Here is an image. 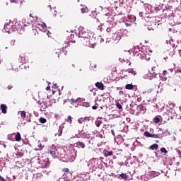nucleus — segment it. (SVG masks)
<instances>
[{
	"label": "nucleus",
	"instance_id": "nucleus-1",
	"mask_svg": "<svg viewBox=\"0 0 181 181\" xmlns=\"http://www.w3.org/2000/svg\"><path fill=\"white\" fill-rule=\"evenodd\" d=\"M93 33L88 32V30L83 29L79 32V37H81V39H91Z\"/></svg>",
	"mask_w": 181,
	"mask_h": 181
},
{
	"label": "nucleus",
	"instance_id": "nucleus-2",
	"mask_svg": "<svg viewBox=\"0 0 181 181\" xmlns=\"http://www.w3.org/2000/svg\"><path fill=\"white\" fill-rule=\"evenodd\" d=\"M48 153H50L52 158L56 159V158H57V146H56L54 144H52L51 146H49L48 148Z\"/></svg>",
	"mask_w": 181,
	"mask_h": 181
},
{
	"label": "nucleus",
	"instance_id": "nucleus-3",
	"mask_svg": "<svg viewBox=\"0 0 181 181\" xmlns=\"http://www.w3.org/2000/svg\"><path fill=\"white\" fill-rule=\"evenodd\" d=\"M13 23L9 22L4 25V30L7 33H12L13 32Z\"/></svg>",
	"mask_w": 181,
	"mask_h": 181
},
{
	"label": "nucleus",
	"instance_id": "nucleus-4",
	"mask_svg": "<svg viewBox=\"0 0 181 181\" xmlns=\"http://www.w3.org/2000/svg\"><path fill=\"white\" fill-rule=\"evenodd\" d=\"M13 32H17L19 33V35H22L25 30H23V28H22V25L19 24L18 23H15L13 25Z\"/></svg>",
	"mask_w": 181,
	"mask_h": 181
},
{
	"label": "nucleus",
	"instance_id": "nucleus-5",
	"mask_svg": "<svg viewBox=\"0 0 181 181\" xmlns=\"http://www.w3.org/2000/svg\"><path fill=\"white\" fill-rule=\"evenodd\" d=\"M31 162L35 165H43L45 160H43V157H34L31 159Z\"/></svg>",
	"mask_w": 181,
	"mask_h": 181
},
{
	"label": "nucleus",
	"instance_id": "nucleus-6",
	"mask_svg": "<svg viewBox=\"0 0 181 181\" xmlns=\"http://www.w3.org/2000/svg\"><path fill=\"white\" fill-rule=\"evenodd\" d=\"M90 40H91L90 38H80L81 45L88 47H91V45H90L91 42Z\"/></svg>",
	"mask_w": 181,
	"mask_h": 181
},
{
	"label": "nucleus",
	"instance_id": "nucleus-7",
	"mask_svg": "<svg viewBox=\"0 0 181 181\" xmlns=\"http://www.w3.org/2000/svg\"><path fill=\"white\" fill-rule=\"evenodd\" d=\"M63 54V51L60 49H55L52 53L54 59H60V55Z\"/></svg>",
	"mask_w": 181,
	"mask_h": 181
},
{
	"label": "nucleus",
	"instance_id": "nucleus-8",
	"mask_svg": "<svg viewBox=\"0 0 181 181\" xmlns=\"http://www.w3.org/2000/svg\"><path fill=\"white\" fill-rule=\"evenodd\" d=\"M35 26H37L38 30H41L42 32H43V30H45V29H46V28H47L46 23H43V22H40V23H37V25H36Z\"/></svg>",
	"mask_w": 181,
	"mask_h": 181
},
{
	"label": "nucleus",
	"instance_id": "nucleus-9",
	"mask_svg": "<svg viewBox=\"0 0 181 181\" xmlns=\"http://www.w3.org/2000/svg\"><path fill=\"white\" fill-rule=\"evenodd\" d=\"M39 28H37V26L35 25L33 27V30H32V35H33V36H36L37 35H39Z\"/></svg>",
	"mask_w": 181,
	"mask_h": 181
},
{
	"label": "nucleus",
	"instance_id": "nucleus-10",
	"mask_svg": "<svg viewBox=\"0 0 181 181\" xmlns=\"http://www.w3.org/2000/svg\"><path fill=\"white\" fill-rule=\"evenodd\" d=\"M76 148L78 149H84V148H86V144H84L83 142L78 141L76 142Z\"/></svg>",
	"mask_w": 181,
	"mask_h": 181
},
{
	"label": "nucleus",
	"instance_id": "nucleus-11",
	"mask_svg": "<svg viewBox=\"0 0 181 181\" xmlns=\"http://www.w3.org/2000/svg\"><path fill=\"white\" fill-rule=\"evenodd\" d=\"M95 86L99 89V90H104V84L103 83L97 82L95 83Z\"/></svg>",
	"mask_w": 181,
	"mask_h": 181
},
{
	"label": "nucleus",
	"instance_id": "nucleus-12",
	"mask_svg": "<svg viewBox=\"0 0 181 181\" xmlns=\"http://www.w3.org/2000/svg\"><path fill=\"white\" fill-rule=\"evenodd\" d=\"M137 56L139 57V59H141V60H144L146 58V54L142 52L141 53H139Z\"/></svg>",
	"mask_w": 181,
	"mask_h": 181
},
{
	"label": "nucleus",
	"instance_id": "nucleus-13",
	"mask_svg": "<svg viewBox=\"0 0 181 181\" xmlns=\"http://www.w3.org/2000/svg\"><path fill=\"white\" fill-rule=\"evenodd\" d=\"M158 148H159V145L156 144H154L149 147V148L151 149V151H158Z\"/></svg>",
	"mask_w": 181,
	"mask_h": 181
},
{
	"label": "nucleus",
	"instance_id": "nucleus-14",
	"mask_svg": "<svg viewBox=\"0 0 181 181\" xmlns=\"http://www.w3.org/2000/svg\"><path fill=\"white\" fill-rule=\"evenodd\" d=\"M103 153L105 158H108V156H112V151H105Z\"/></svg>",
	"mask_w": 181,
	"mask_h": 181
},
{
	"label": "nucleus",
	"instance_id": "nucleus-15",
	"mask_svg": "<svg viewBox=\"0 0 181 181\" xmlns=\"http://www.w3.org/2000/svg\"><path fill=\"white\" fill-rule=\"evenodd\" d=\"M19 62L21 63V64H26V57L21 56L19 58Z\"/></svg>",
	"mask_w": 181,
	"mask_h": 181
},
{
	"label": "nucleus",
	"instance_id": "nucleus-16",
	"mask_svg": "<svg viewBox=\"0 0 181 181\" xmlns=\"http://www.w3.org/2000/svg\"><path fill=\"white\" fill-rule=\"evenodd\" d=\"M6 108H7L6 105L4 104L1 105V110L3 114H6Z\"/></svg>",
	"mask_w": 181,
	"mask_h": 181
},
{
	"label": "nucleus",
	"instance_id": "nucleus-17",
	"mask_svg": "<svg viewBox=\"0 0 181 181\" xmlns=\"http://www.w3.org/2000/svg\"><path fill=\"white\" fill-rule=\"evenodd\" d=\"M63 128H64V127L59 126V130H58V136H62V135L63 134Z\"/></svg>",
	"mask_w": 181,
	"mask_h": 181
},
{
	"label": "nucleus",
	"instance_id": "nucleus-18",
	"mask_svg": "<svg viewBox=\"0 0 181 181\" xmlns=\"http://www.w3.org/2000/svg\"><path fill=\"white\" fill-rule=\"evenodd\" d=\"M15 139L16 141H17V142H20V141L22 139V137L21 136V133L17 132V134L15 136Z\"/></svg>",
	"mask_w": 181,
	"mask_h": 181
},
{
	"label": "nucleus",
	"instance_id": "nucleus-19",
	"mask_svg": "<svg viewBox=\"0 0 181 181\" xmlns=\"http://www.w3.org/2000/svg\"><path fill=\"white\" fill-rule=\"evenodd\" d=\"M18 114L21 115V118H26V112L24 110L18 111Z\"/></svg>",
	"mask_w": 181,
	"mask_h": 181
},
{
	"label": "nucleus",
	"instance_id": "nucleus-20",
	"mask_svg": "<svg viewBox=\"0 0 181 181\" xmlns=\"http://www.w3.org/2000/svg\"><path fill=\"white\" fill-rule=\"evenodd\" d=\"M81 12L82 13H87V12H88V8L86 6H83Z\"/></svg>",
	"mask_w": 181,
	"mask_h": 181
},
{
	"label": "nucleus",
	"instance_id": "nucleus-21",
	"mask_svg": "<svg viewBox=\"0 0 181 181\" xmlns=\"http://www.w3.org/2000/svg\"><path fill=\"white\" fill-rule=\"evenodd\" d=\"M30 18H33V22H36V21H37V16H36V15H35L34 13H30Z\"/></svg>",
	"mask_w": 181,
	"mask_h": 181
},
{
	"label": "nucleus",
	"instance_id": "nucleus-22",
	"mask_svg": "<svg viewBox=\"0 0 181 181\" xmlns=\"http://www.w3.org/2000/svg\"><path fill=\"white\" fill-rule=\"evenodd\" d=\"M125 88L127 90H134V85H132V84H127L125 86Z\"/></svg>",
	"mask_w": 181,
	"mask_h": 181
},
{
	"label": "nucleus",
	"instance_id": "nucleus-23",
	"mask_svg": "<svg viewBox=\"0 0 181 181\" xmlns=\"http://www.w3.org/2000/svg\"><path fill=\"white\" fill-rule=\"evenodd\" d=\"M23 0H10L11 2H13V4H19L20 5L22 4Z\"/></svg>",
	"mask_w": 181,
	"mask_h": 181
},
{
	"label": "nucleus",
	"instance_id": "nucleus-24",
	"mask_svg": "<svg viewBox=\"0 0 181 181\" xmlns=\"http://www.w3.org/2000/svg\"><path fill=\"white\" fill-rule=\"evenodd\" d=\"M153 135V134L149 133L148 132H144V136H146L147 138H152Z\"/></svg>",
	"mask_w": 181,
	"mask_h": 181
},
{
	"label": "nucleus",
	"instance_id": "nucleus-25",
	"mask_svg": "<svg viewBox=\"0 0 181 181\" xmlns=\"http://www.w3.org/2000/svg\"><path fill=\"white\" fill-rule=\"evenodd\" d=\"M127 71H128V73H131L132 74H133V76H135V74H136V71H134L133 69H129L127 70Z\"/></svg>",
	"mask_w": 181,
	"mask_h": 181
},
{
	"label": "nucleus",
	"instance_id": "nucleus-26",
	"mask_svg": "<svg viewBox=\"0 0 181 181\" xmlns=\"http://www.w3.org/2000/svg\"><path fill=\"white\" fill-rule=\"evenodd\" d=\"M39 121L41 124H46V122H47V119H46V118H43V117H40Z\"/></svg>",
	"mask_w": 181,
	"mask_h": 181
},
{
	"label": "nucleus",
	"instance_id": "nucleus-27",
	"mask_svg": "<svg viewBox=\"0 0 181 181\" xmlns=\"http://www.w3.org/2000/svg\"><path fill=\"white\" fill-rule=\"evenodd\" d=\"M119 177H122V179H128L127 173H122L119 175Z\"/></svg>",
	"mask_w": 181,
	"mask_h": 181
},
{
	"label": "nucleus",
	"instance_id": "nucleus-28",
	"mask_svg": "<svg viewBox=\"0 0 181 181\" xmlns=\"http://www.w3.org/2000/svg\"><path fill=\"white\" fill-rule=\"evenodd\" d=\"M101 124H103V122L101 120H97L95 122V125L98 128H99V127L101 125Z\"/></svg>",
	"mask_w": 181,
	"mask_h": 181
},
{
	"label": "nucleus",
	"instance_id": "nucleus-29",
	"mask_svg": "<svg viewBox=\"0 0 181 181\" xmlns=\"http://www.w3.org/2000/svg\"><path fill=\"white\" fill-rule=\"evenodd\" d=\"M160 122V119H159V117H155L153 119V122L155 124H159Z\"/></svg>",
	"mask_w": 181,
	"mask_h": 181
},
{
	"label": "nucleus",
	"instance_id": "nucleus-30",
	"mask_svg": "<svg viewBox=\"0 0 181 181\" xmlns=\"http://www.w3.org/2000/svg\"><path fill=\"white\" fill-rule=\"evenodd\" d=\"M115 105L116 107H117L119 110H122V105H121V104H119V102H116Z\"/></svg>",
	"mask_w": 181,
	"mask_h": 181
},
{
	"label": "nucleus",
	"instance_id": "nucleus-31",
	"mask_svg": "<svg viewBox=\"0 0 181 181\" xmlns=\"http://www.w3.org/2000/svg\"><path fill=\"white\" fill-rule=\"evenodd\" d=\"M71 105H76V104H77V100H75V99H71Z\"/></svg>",
	"mask_w": 181,
	"mask_h": 181
},
{
	"label": "nucleus",
	"instance_id": "nucleus-32",
	"mask_svg": "<svg viewBox=\"0 0 181 181\" xmlns=\"http://www.w3.org/2000/svg\"><path fill=\"white\" fill-rule=\"evenodd\" d=\"M62 172H64V175H66V173H69L70 172V169L69 168H63Z\"/></svg>",
	"mask_w": 181,
	"mask_h": 181
},
{
	"label": "nucleus",
	"instance_id": "nucleus-33",
	"mask_svg": "<svg viewBox=\"0 0 181 181\" xmlns=\"http://www.w3.org/2000/svg\"><path fill=\"white\" fill-rule=\"evenodd\" d=\"M160 152L162 153H168V150H166L165 148L163 147V148H160Z\"/></svg>",
	"mask_w": 181,
	"mask_h": 181
},
{
	"label": "nucleus",
	"instance_id": "nucleus-34",
	"mask_svg": "<svg viewBox=\"0 0 181 181\" xmlns=\"http://www.w3.org/2000/svg\"><path fill=\"white\" fill-rule=\"evenodd\" d=\"M90 118H91V117H83V122H88V121H90Z\"/></svg>",
	"mask_w": 181,
	"mask_h": 181
},
{
	"label": "nucleus",
	"instance_id": "nucleus-35",
	"mask_svg": "<svg viewBox=\"0 0 181 181\" xmlns=\"http://www.w3.org/2000/svg\"><path fill=\"white\" fill-rule=\"evenodd\" d=\"M78 124H82L84 122V117H81L79 119H78Z\"/></svg>",
	"mask_w": 181,
	"mask_h": 181
},
{
	"label": "nucleus",
	"instance_id": "nucleus-36",
	"mask_svg": "<svg viewBox=\"0 0 181 181\" xmlns=\"http://www.w3.org/2000/svg\"><path fill=\"white\" fill-rule=\"evenodd\" d=\"M66 121L67 122H69L71 124V122H73L71 116H68Z\"/></svg>",
	"mask_w": 181,
	"mask_h": 181
},
{
	"label": "nucleus",
	"instance_id": "nucleus-37",
	"mask_svg": "<svg viewBox=\"0 0 181 181\" xmlns=\"http://www.w3.org/2000/svg\"><path fill=\"white\" fill-rule=\"evenodd\" d=\"M159 134H153V137L152 138H155V139H159Z\"/></svg>",
	"mask_w": 181,
	"mask_h": 181
},
{
	"label": "nucleus",
	"instance_id": "nucleus-38",
	"mask_svg": "<svg viewBox=\"0 0 181 181\" xmlns=\"http://www.w3.org/2000/svg\"><path fill=\"white\" fill-rule=\"evenodd\" d=\"M132 23H125V25L127 26V28H128V27H129V26H132Z\"/></svg>",
	"mask_w": 181,
	"mask_h": 181
},
{
	"label": "nucleus",
	"instance_id": "nucleus-39",
	"mask_svg": "<svg viewBox=\"0 0 181 181\" xmlns=\"http://www.w3.org/2000/svg\"><path fill=\"white\" fill-rule=\"evenodd\" d=\"M7 88H8V90H12V88H13V86H11V85H8L7 86Z\"/></svg>",
	"mask_w": 181,
	"mask_h": 181
},
{
	"label": "nucleus",
	"instance_id": "nucleus-40",
	"mask_svg": "<svg viewBox=\"0 0 181 181\" xmlns=\"http://www.w3.org/2000/svg\"><path fill=\"white\" fill-rule=\"evenodd\" d=\"M132 18L133 19L134 22H135V21H136V17L135 16H132Z\"/></svg>",
	"mask_w": 181,
	"mask_h": 181
},
{
	"label": "nucleus",
	"instance_id": "nucleus-41",
	"mask_svg": "<svg viewBox=\"0 0 181 181\" xmlns=\"http://www.w3.org/2000/svg\"><path fill=\"white\" fill-rule=\"evenodd\" d=\"M161 80H163V81H166V80H168V78L167 77H163L161 78Z\"/></svg>",
	"mask_w": 181,
	"mask_h": 181
},
{
	"label": "nucleus",
	"instance_id": "nucleus-42",
	"mask_svg": "<svg viewBox=\"0 0 181 181\" xmlns=\"http://www.w3.org/2000/svg\"><path fill=\"white\" fill-rule=\"evenodd\" d=\"M151 74H156L155 73V71H153V68L151 69Z\"/></svg>",
	"mask_w": 181,
	"mask_h": 181
},
{
	"label": "nucleus",
	"instance_id": "nucleus-43",
	"mask_svg": "<svg viewBox=\"0 0 181 181\" xmlns=\"http://www.w3.org/2000/svg\"><path fill=\"white\" fill-rule=\"evenodd\" d=\"M92 108H93V110H97V108H98V107H97V106H93Z\"/></svg>",
	"mask_w": 181,
	"mask_h": 181
},
{
	"label": "nucleus",
	"instance_id": "nucleus-44",
	"mask_svg": "<svg viewBox=\"0 0 181 181\" xmlns=\"http://www.w3.org/2000/svg\"><path fill=\"white\" fill-rule=\"evenodd\" d=\"M57 87H58V86H57V84H56V83L53 86V88H57Z\"/></svg>",
	"mask_w": 181,
	"mask_h": 181
},
{
	"label": "nucleus",
	"instance_id": "nucleus-45",
	"mask_svg": "<svg viewBox=\"0 0 181 181\" xmlns=\"http://www.w3.org/2000/svg\"><path fill=\"white\" fill-rule=\"evenodd\" d=\"M111 132H112V134L114 136H115V133L114 132V130H112Z\"/></svg>",
	"mask_w": 181,
	"mask_h": 181
},
{
	"label": "nucleus",
	"instance_id": "nucleus-46",
	"mask_svg": "<svg viewBox=\"0 0 181 181\" xmlns=\"http://www.w3.org/2000/svg\"><path fill=\"white\" fill-rule=\"evenodd\" d=\"M163 74L165 75V74H166V73H168V71L164 70V71H163Z\"/></svg>",
	"mask_w": 181,
	"mask_h": 181
},
{
	"label": "nucleus",
	"instance_id": "nucleus-47",
	"mask_svg": "<svg viewBox=\"0 0 181 181\" xmlns=\"http://www.w3.org/2000/svg\"><path fill=\"white\" fill-rule=\"evenodd\" d=\"M49 88H50V86H47V87L46 88V90H49Z\"/></svg>",
	"mask_w": 181,
	"mask_h": 181
},
{
	"label": "nucleus",
	"instance_id": "nucleus-48",
	"mask_svg": "<svg viewBox=\"0 0 181 181\" xmlns=\"http://www.w3.org/2000/svg\"><path fill=\"white\" fill-rule=\"evenodd\" d=\"M45 108H43V106L41 107V111H44Z\"/></svg>",
	"mask_w": 181,
	"mask_h": 181
},
{
	"label": "nucleus",
	"instance_id": "nucleus-49",
	"mask_svg": "<svg viewBox=\"0 0 181 181\" xmlns=\"http://www.w3.org/2000/svg\"><path fill=\"white\" fill-rule=\"evenodd\" d=\"M151 91H152V89L148 90L147 91V93H151Z\"/></svg>",
	"mask_w": 181,
	"mask_h": 181
},
{
	"label": "nucleus",
	"instance_id": "nucleus-50",
	"mask_svg": "<svg viewBox=\"0 0 181 181\" xmlns=\"http://www.w3.org/2000/svg\"><path fill=\"white\" fill-rule=\"evenodd\" d=\"M1 181H6V180H5V179H4V177H2V178L1 179Z\"/></svg>",
	"mask_w": 181,
	"mask_h": 181
},
{
	"label": "nucleus",
	"instance_id": "nucleus-51",
	"mask_svg": "<svg viewBox=\"0 0 181 181\" xmlns=\"http://www.w3.org/2000/svg\"><path fill=\"white\" fill-rule=\"evenodd\" d=\"M121 93H122V90H120V91H119V94H121Z\"/></svg>",
	"mask_w": 181,
	"mask_h": 181
},
{
	"label": "nucleus",
	"instance_id": "nucleus-52",
	"mask_svg": "<svg viewBox=\"0 0 181 181\" xmlns=\"http://www.w3.org/2000/svg\"><path fill=\"white\" fill-rule=\"evenodd\" d=\"M139 15H140L141 16H142V13H140Z\"/></svg>",
	"mask_w": 181,
	"mask_h": 181
},
{
	"label": "nucleus",
	"instance_id": "nucleus-53",
	"mask_svg": "<svg viewBox=\"0 0 181 181\" xmlns=\"http://www.w3.org/2000/svg\"><path fill=\"white\" fill-rule=\"evenodd\" d=\"M4 148H6V145L4 144Z\"/></svg>",
	"mask_w": 181,
	"mask_h": 181
},
{
	"label": "nucleus",
	"instance_id": "nucleus-54",
	"mask_svg": "<svg viewBox=\"0 0 181 181\" xmlns=\"http://www.w3.org/2000/svg\"><path fill=\"white\" fill-rule=\"evenodd\" d=\"M129 66H131V62L129 63Z\"/></svg>",
	"mask_w": 181,
	"mask_h": 181
},
{
	"label": "nucleus",
	"instance_id": "nucleus-55",
	"mask_svg": "<svg viewBox=\"0 0 181 181\" xmlns=\"http://www.w3.org/2000/svg\"><path fill=\"white\" fill-rule=\"evenodd\" d=\"M2 178V176L0 175V180Z\"/></svg>",
	"mask_w": 181,
	"mask_h": 181
},
{
	"label": "nucleus",
	"instance_id": "nucleus-56",
	"mask_svg": "<svg viewBox=\"0 0 181 181\" xmlns=\"http://www.w3.org/2000/svg\"><path fill=\"white\" fill-rule=\"evenodd\" d=\"M73 67H74V64H72Z\"/></svg>",
	"mask_w": 181,
	"mask_h": 181
},
{
	"label": "nucleus",
	"instance_id": "nucleus-57",
	"mask_svg": "<svg viewBox=\"0 0 181 181\" xmlns=\"http://www.w3.org/2000/svg\"><path fill=\"white\" fill-rule=\"evenodd\" d=\"M180 155H181V153H180Z\"/></svg>",
	"mask_w": 181,
	"mask_h": 181
},
{
	"label": "nucleus",
	"instance_id": "nucleus-58",
	"mask_svg": "<svg viewBox=\"0 0 181 181\" xmlns=\"http://www.w3.org/2000/svg\"><path fill=\"white\" fill-rule=\"evenodd\" d=\"M76 181H78V180H76Z\"/></svg>",
	"mask_w": 181,
	"mask_h": 181
}]
</instances>
